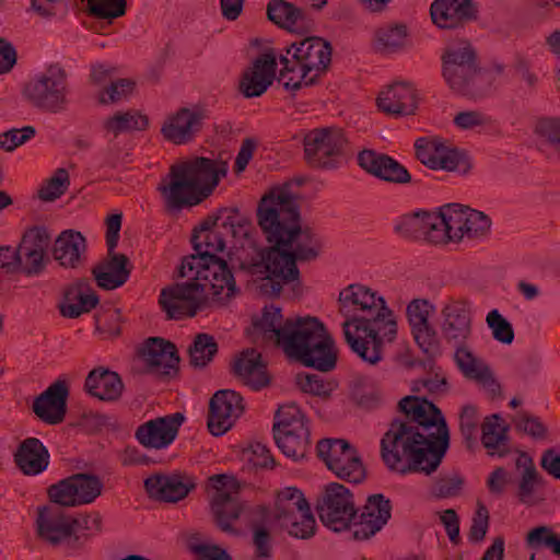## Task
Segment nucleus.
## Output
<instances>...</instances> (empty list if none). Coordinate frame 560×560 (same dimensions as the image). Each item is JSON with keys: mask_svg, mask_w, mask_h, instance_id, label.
Returning <instances> with one entry per match:
<instances>
[{"mask_svg": "<svg viewBox=\"0 0 560 560\" xmlns=\"http://www.w3.org/2000/svg\"><path fill=\"white\" fill-rule=\"evenodd\" d=\"M392 516V503L384 494L368 498L361 513L352 521V536L355 540H366L380 532Z\"/></svg>", "mask_w": 560, "mask_h": 560, "instance_id": "23", "label": "nucleus"}, {"mask_svg": "<svg viewBox=\"0 0 560 560\" xmlns=\"http://www.w3.org/2000/svg\"><path fill=\"white\" fill-rule=\"evenodd\" d=\"M298 387L306 394L327 399L330 397L334 386L330 382L324 381L317 374L299 373L295 377Z\"/></svg>", "mask_w": 560, "mask_h": 560, "instance_id": "56", "label": "nucleus"}, {"mask_svg": "<svg viewBox=\"0 0 560 560\" xmlns=\"http://www.w3.org/2000/svg\"><path fill=\"white\" fill-rule=\"evenodd\" d=\"M121 311L110 308L95 316V331L102 339H114L121 334Z\"/></svg>", "mask_w": 560, "mask_h": 560, "instance_id": "53", "label": "nucleus"}, {"mask_svg": "<svg viewBox=\"0 0 560 560\" xmlns=\"http://www.w3.org/2000/svg\"><path fill=\"white\" fill-rule=\"evenodd\" d=\"M89 13L95 18L114 20L127 12V0H86Z\"/></svg>", "mask_w": 560, "mask_h": 560, "instance_id": "54", "label": "nucleus"}, {"mask_svg": "<svg viewBox=\"0 0 560 560\" xmlns=\"http://www.w3.org/2000/svg\"><path fill=\"white\" fill-rule=\"evenodd\" d=\"M348 145L341 128H315L303 138L304 160L313 170L336 171L346 162Z\"/></svg>", "mask_w": 560, "mask_h": 560, "instance_id": "9", "label": "nucleus"}, {"mask_svg": "<svg viewBox=\"0 0 560 560\" xmlns=\"http://www.w3.org/2000/svg\"><path fill=\"white\" fill-rule=\"evenodd\" d=\"M442 339L454 349L468 342L472 334V315L464 301H451L441 310Z\"/></svg>", "mask_w": 560, "mask_h": 560, "instance_id": "18", "label": "nucleus"}, {"mask_svg": "<svg viewBox=\"0 0 560 560\" xmlns=\"http://www.w3.org/2000/svg\"><path fill=\"white\" fill-rule=\"evenodd\" d=\"M98 304V296L88 279H80L65 290V302L59 310L63 317L78 318Z\"/></svg>", "mask_w": 560, "mask_h": 560, "instance_id": "37", "label": "nucleus"}, {"mask_svg": "<svg viewBox=\"0 0 560 560\" xmlns=\"http://www.w3.org/2000/svg\"><path fill=\"white\" fill-rule=\"evenodd\" d=\"M433 312L434 305L425 299H415L406 308V315L415 341L430 357L441 353L438 332L429 322L430 315Z\"/></svg>", "mask_w": 560, "mask_h": 560, "instance_id": "17", "label": "nucleus"}, {"mask_svg": "<svg viewBox=\"0 0 560 560\" xmlns=\"http://www.w3.org/2000/svg\"><path fill=\"white\" fill-rule=\"evenodd\" d=\"M338 303L346 342L361 360L377 364L383 360V341L392 342L397 335L393 311L383 296L359 283L342 289Z\"/></svg>", "mask_w": 560, "mask_h": 560, "instance_id": "3", "label": "nucleus"}, {"mask_svg": "<svg viewBox=\"0 0 560 560\" xmlns=\"http://www.w3.org/2000/svg\"><path fill=\"white\" fill-rule=\"evenodd\" d=\"M526 544L532 549L548 548L560 558V535L548 526L533 528L526 536Z\"/></svg>", "mask_w": 560, "mask_h": 560, "instance_id": "52", "label": "nucleus"}, {"mask_svg": "<svg viewBox=\"0 0 560 560\" xmlns=\"http://www.w3.org/2000/svg\"><path fill=\"white\" fill-rule=\"evenodd\" d=\"M500 420V416L494 413L487 417L481 424V442L490 451V454H494L493 451L504 446L508 440L505 428L501 427Z\"/></svg>", "mask_w": 560, "mask_h": 560, "instance_id": "51", "label": "nucleus"}, {"mask_svg": "<svg viewBox=\"0 0 560 560\" xmlns=\"http://www.w3.org/2000/svg\"><path fill=\"white\" fill-rule=\"evenodd\" d=\"M49 452L37 438L22 441L14 453V462L24 475L36 476L43 472L49 464Z\"/></svg>", "mask_w": 560, "mask_h": 560, "instance_id": "39", "label": "nucleus"}, {"mask_svg": "<svg viewBox=\"0 0 560 560\" xmlns=\"http://www.w3.org/2000/svg\"><path fill=\"white\" fill-rule=\"evenodd\" d=\"M441 60L442 75L452 91L472 100L490 94L492 78L488 72L481 71L476 50L469 42L448 44Z\"/></svg>", "mask_w": 560, "mask_h": 560, "instance_id": "7", "label": "nucleus"}, {"mask_svg": "<svg viewBox=\"0 0 560 560\" xmlns=\"http://www.w3.org/2000/svg\"><path fill=\"white\" fill-rule=\"evenodd\" d=\"M275 518L280 527L298 539H310L316 533V521L302 491L287 488L279 492Z\"/></svg>", "mask_w": 560, "mask_h": 560, "instance_id": "11", "label": "nucleus"}, {"mask_svg": "<svg viewBox=\"0 0 560 560\" xmlns=\"http://www.w3.org/2000/svg\"><path fill=\"white\" fill-rule=\"evenodd\" d=\"M512 69L514 74L525 84L529 93L537 91L539 77L533 69L532 61L523 54H516L513 58Z\"/></svg>", "mask_w": 560, "mask_h": 560, "instance_id": "58", "label": "nucleus"}, {"mask_svg": "<svg viewBox=\"0 0 560 560\" xmlns=\"http://www.w3.org/2000/svg\"><path fill=\"white\" fill-rule=\"evenodd\" d=\"M135 86L136 83L131 79H118L116 81H113L101 93L100 103H117L121 100L128 98L132 94Z\"/></svg>", "mask_w": 560, "mask_h": 560, "instance_id": "61", "label": "nucleus"}, {"mask_svg": "<svg viewBox=\"0 0 560 560\" xmlns=\"http://www.w3.org/2000/svg\"><path fill=\"white\" fill-rule=\"evenodd\" d=\"M415 151L420 163L431 170L457 171L464 174L470 170V162L466 153L447 145L440 137L418 138L415 142Z\"/></svg>", "mask_w": 560, "mask_h": 560, "instance_id": "15", "label": "nucleus"}, {"mask_svg": "<svg viewBox=\"0 0 560 560\" xmlns=\"http://www.w3.org/2000/svg\"><path fill=\"white\" fill-rule=\"evenodd\" d=\"M84 390L102 401H116L121 397L124 383L117 372L98 366L85 377Z\"/></svg>", "mask_w": 560, "mask_h": 560, "instance_id": "35", "label": "nucleus"}, {"mask_svg": "<svg viewBox=\"0 0 560 560\" xmlns=\"http://www.w3.org/2000/svg\"><path fill=\"white\" fill-rule=\"evenodd\" d=\"M408 28L402 23L387 24L374 33V48L381 54H395L406 47Z\"/></svg>", "mask_w": 560, "mask_h": 560, "instance_id": "45", "label": "nucleus"}, {"mask_svg": "<svg viewBox=\"0 0 560 560\" xmlns=\"http://www.w3.org/2000/svg\"><path fill=\"white\" fill-rule=\"evenodd\" d=\"M203 119L205 114L201 109L180 107L166 117L161 127V135L177 145L188 143L202 129Z\"/></svg>", "mask_w": 560, "mask_h": 560, "instance_id": "25", "label": "nucleus"}, {"mask_svg": "<svg viewBox=\"0 0 560 560\" xmlns=\"http://www.w3.org/2000/svg\"><path fill=\"white\" fill-rule=\"evenodd\" d=\"M310 430L304 413L298 405L291 402L280 406L275 415L272 431Z\"/></svg>", "mask_w": 560, "mask_h": 560, "instance_id": "49", "label": "nucleus"}, {"mask_svg": "<svg viewBox=\"0 0 560 560\" xmlns=\"http://www.w3.org/2000/svg\"><path fill=\"white\" fill-rule=\"evenodd\" d=\"M144 488L150 498L164 501L177 502L195 488L191 477L174 474L153 475L144 480Z\"/></svg>", "mask_w": 560, "mask_h": 560, "instance_id": "32", "label": "nucleus"}, {"mask_svg": "<svg viewBox=\"0 0 560 560\" xmlns=\"http://www.w3.org/2000/svg\"><path fill=\"white\" fill-rule=\"evenodd\" d=\"M36 524L38 537L50 546L70 545L78 540V520L65 514L59 508H39Z\"/></svg>", "mask_w": 560, "mask_h": 560, "instance_id": "16", "label": "nucleus"}, {"mask_svg": "<svg viewBox=\"0 0 560 560\" xmlns=\"http://www.w3.org/2000/svg\"><path fill=\"white\" fill-rule=\"evenodd\" d=\"M436 213L419 211L406 214L395 225V231L404 237L425 238L433 243L436 236Z\"/></svg>", "mask_w": 560, "mask_h": 560, "instance_id": "43", "label": "nucleus"}, {"mask_svg": "<svg viewBox=\"0 0 560 560\" xmlns=\"http://www.w3.org/2000/svg\"><path fill=\"white\" fill-rule=\"evenodd\" d=\"M256 220L266 240L271 244L267 253V265L262 256L252 252L245 264L256 271H267L260 278L259 292L268 298L300 296L303 292L301 273L296 261L315 260L322 242L310 228L301 225L300 197L285 182L268 189L259 199Z\"/></svg>", "mask_w": 560, "mask_h": 560, "instance_id": "1", "label": "nucleus"}, {"mask_svg": "<svg viewBox=\"0 0 560 560\" xmlns=\"http://www.w3.org/2000/svg\"><path fill=\"white\" fill-rule=\"evenodd\" d=\"M277 58L272 51L259 55L252 66L245 69L238 82V91L246 98L261 96L273 83Z\"/></svg>", "mask_w": 560, "mask_h": 560, "instance_id": "24", "label": "nucleus"}, {"mask_svg": "<svg viewBox=\"0 0 560 560\" xmlns=\"http://www.w3.org/2000/svg\"><path fill=\"white\" fill-rule=\"evenodd\" d=\"M226 172L225 161L203 156L172 165L168 184L158 188L164 198L166 210L180 211L199 205L212 194Z\"/></svg>", "mask_w": 560, "mask_h": 560, "instance_id": "5", "label": "nucleus"}, {"mask_svg": "<svg viewBox=\"0 0 560 560\" xmlns=\"http://www.w3.org/2000/svg\"><path fill=\"white\" fill-rule=\"evenodd\" d=\"M376 103L380 110L393 116L412 115L418 106L416 90L406 82L389 85L380 93Z\"/></svg>", "mask_w": 560, "mask_h": 560, "instance_id": "33", "label": "nucleus"}, {"mask_svg": "<svg viewBox=\"0 0 560 560\" xmlns=\"http://www.w3.org/2000/svg\"><path fill=\"white\" fill-rule=\"evenodd\" d=\"M479 423V415L477 407L474 405L463 406L459 413V430L466 442L475 441L476 432Z\"/></svg>", "mask_w": 560, "mask_h": 560, "instance_id": "64", "label": "nucleus"}, {"mask_svg": "<svg viewBox=\"0 0 560 560\" xmlns=\"http://www.w3.org/2000/svg\"><path fill=\"white\" fill-rule=\"evenodd\" d=\"M150 373L172 376L178 371L179 354L176 346L161 337L149 338L139 351Z\"/></svg>", "mask_w": 560, "mask_h": 560, "instance_id": "27", "label": "nucleus"}, {"mask_svg": "<svg viewBox=\"0 0 560 560\" xmlns=\"http://www.w3.org/2000/svg\"><path fill=\"white\" fill-rule=\"evenodd\" d=\"M71 86L69 74L58 62L50 63L26 83L24 96L43 113L61 114L70 106Z\"/></svg>", "mask_w": 560, "mask_h": 560, "instance_id": "8", "label": "nucleus"}, {"mask_svg": "<svg viewBox=\"0 0 560 560\" xmlns=\"http://www.w3.org/2000/svg\"><path fill=\"white\" fill-rule=\"evenodd\" d=\"M243 456L248 464L256 468L272 469L276 466V460L270 453V450L260 442H255L244 450Z\"/></svg>", "mask_w": 560, "mask_h": 560, "instance_id": "62", "label": "nucleus"}, {"mask_svg": "<svg viewBox=\"0 0 560 560\" xmlns=\"http://www.w3.org/2000/svg\"><path fill=\"white\" fill-rule=\"evenodd\" d=\"M70 480L75 487L77 503L90 504L102 494L104 485L98 476L85 472L73 474Z\"/></svg>", "mask_w": 560, "mask_h": 560, "instance_id": "48", "label": "nucleus"}, {"mask_svg": "<svg viewBox=\"0 0 560 560\" xmlns=\"http://www.w3.org/2000/svg\"><path fill=\"white\" fill-rule=\"evenodd\" d=\"M310 430L273 432V439L281 452L293 460L305 458L310 450Z\"/></svg>", "mask_w": 560, "mask_h": 560, "instance_id": "44", "label": "nucleus"}, {"mask_svg": "<svg viewBox=\"0 0 560 560\" xmlns=\"http://www.w3.org/2000/svg\"><path fill=\"white\" fill-rule=\"evenodd\" d=\"M196 269L197 275H201L202 281L208 282L207 295L211 294L213 299H221L220 295L224 290H226L225 298L234 295L236 283L225 260L214 261Z\"/></svg>", "mask_w": 560, "mask_h": 560, "instance_id": "42", "label": "nucleus"}, {"mask_svg": "<svg viewBox=\"0 0 560 560\" xmlns=\"http://www.w3.org/2000/svg\"><path fill=\"white\" fill-rule=\"evenodd\" d=\"M68 397L67 381L58 378L35 398L33 411L42 421L48 424H59L66 418Z\"/></svg>", "mask_w": 560, "mask_h": 560, "instance_id": "29", "label": "nucleus"}, {"mask_svg": "<svg viewBox=\"0 0 560 560\" xmlns=\"http://www.w3.org/2000/svg\"><path fill=\"white\" fill-rule=\"evenodd\" d=\"M86 240L77 231L66 230L55 240L52 256L63 268L75 269L85 260Z\"/></svg>", "mask_w": 560, "mask_h": 560, "instance_id": "36", "label": "nucleus"}, {"mask_svg": "<svg viewBox=\"0 0 560 560\" xmlns=\"http://www.w3.org/2000/svg\"><path fill=\"white\" fill-rule=\"evenodd\" d=\"M219 346L212 335L200 332L188 348L189 364L195 369H203L218 353Z\"/></svg>", "mask_w": 560, "mask_h": 560, "instance_id": "47", "label": "nucleus"}, {"mask_svg": "<svg viewBox=\"0 0 560 560\" xmlns=\"http://www.w3.org/2000/svg\"><path fill=\"white\" fill-rule=\"evenodd\" d=\"M331 44L318 36H310L292 43L280 55L282 69L279 82L288 91H299L302 88L315 85L326 73L331 62Z\"/></svg>", "mask_w": 560, "mask_h": 560, "instance_id": "6", "label": "nucleus"}, {"mask_svg": "<svg viewBox=\"0 0 560 560\" xmlns=\"http://www.w3.org/2000/svg\"><path fill=\"white\" fill-rule=\"evenodd\" d=\"M35 135L36 129L33 126H25L20 129L12 128L0 133V148L7 152H12L18 147L34 138Z\"/></svg>", "mask_w": 560, "mask_h": 560, "instance_id": "63", "label": "nucleus"}, {"mask_svg": "<svg viewBox=\"0 0 560 560\" xmlns=\"http://www.w3.org/2000/svg\"><path fill=\"white\" fill-rule=\"evenodd\" d=\"M49 235L42 228L27 231L16 247L18 270L27 277L39 276L46 268V248Z\"/></svg>", "mask_w": 560, "mask_h": 560, "instance_id": "21", "label": "nucleus"}, {"mask_svg": "<svg viewBox=\"0 0 560 560\" xmlns=\"http://www.w3.org/2000/svg\"><path fill=\"white\" fill-rule=\"evenodd\" d=\"M517 466L524 467L518 486V497L521 502L529 503L535 485L538 482V472L532 458L525 455L517 459Z\"/></svg>", "mask_w": 560, "mask_h": 560, "instance_id": "55", "label": "nucleus"}, {"mask_svg": "<svg viewBox=\"0 0 560 560\" xmlns=\"http://www.w3.org/2000/svg\"><path fill=\"white\" fill-rule=\"evenodd\" d=\"M454 361L462 374L479 384L492 398L501 396V385L495 380L490 366L475 355L466 345L455 348Z\"/></svg>", "mask_w": 560, "mask_h": 560, "instance_id": "28", "label": "nucleus"}, {"mask_svg": "<svg viewBox=\"0 0 560 560\" xmlns=\"http://www.w3.org/2000/svg\"><path fill=\"white\" fill-rule=\"evenodd\" d=\"M316 510L322 523L334 532L348 529L358 512L352 493L338 482L326 486Z\"/></svg>", "mask_w": 560, "mask_h": 560, "instance_id": "14", "label": "nucleus"}, {"mask_svg": "<svg viewBox=\"0 0 560 560\" xmlns=\"http://www.w3.org/2000/svg\"><path fill=\"white\" fill-rule=\"evenodd\" d=\"M487 324L492 330L493 338L502 343L510 345L514 340V330L508 319L498 310H492L487 315Z\"/></svg>", "mask_w": 560, "mask_h": 560, "instance_id": "60", "label": "nucleus"}, {"mask_svg": "<svg viewBox=\"0 0 560 560\" xmlns=\"http://www.w3.org/2000/svg\"><path fill=\"white\" fill-rule=\"evenodd\" d=\"M380 442L385 466L402 476L434 472L450 447V431L442 411L425 398L406 396Z\"/></svg>", "mask_w": 560, "mask_h": 560, "instance_id": "2", "label": "nucleus"}, {"mask_svg": "<svg viewBox=\"0 0 560 560\" xmlns=\"http://www.w3.org/2000/svg\"><path fill=\"white\" fill-rule=\"evenodd\" d=\"M264 340L272 342L290 359L320 372L336 368L335 341L316 317L283 318L281 308L265 306L261 317L254 323Z\"/></svg>", "mask_w": 560, "mask_h": 560, "instance_id": "4", "label": "nucleus"}, {"mask_svg": "<svg viewBox=\"0 0 560 560\" xmlns=\"http://www.w3.org/2000/svg\"><path fill=\"white\" fill-rule=\"evenodd\" d=\"M70 186V176L66 168L59 167L54 174L44 180L37 190V196L42 201L52 202L66 194Z\"/></svg>", "mask_w": 560, "mask_h": 560, "instance_id": "50", "label": "nucleus"}, {"mask_svg": "<svg viewBox=\"0 0 560 560\" xmlns=\"http://www.w3.org/2000/svg\"><path fill=\"white\" fill-rule=\"evenodd\" d=\"M233 373L243 384L259 390L269 384L261 354L255 349L244 350L233 364Z\"/></svg>", "mask_w": 560, "mask_h": 560, "instance_id": "38", "label": "nucleus"}, {"mask_svg": "<svg viewBox=\"0 0 560 560\" xmlns=\"http://www.w3.org/2000/svg\"><path fill=\"white\" fill-rule=\"evenodd\" d=\"M215 493L211 500V511L218 527L225 533H234L232 522L240 518L243 511V504L238 493L228 492L231 478L226 475H213L209 478Z\"/></svg>", "mask_w": 560, "mask_h": 560, "instance_id": "22", "label": "nucleus"}, {"mask_svg": "<svg viewBox=\"0 0 560 560\" xmlns=\"http://www.w3.org/2000/svg\"><path fill=\"white\" fill-rule=\"evenodd\" d=\"M465 236L478 240L487 236L491 229V219L483 212L466 207Z\"/></svg>", "mask_w": 560, "mask_h": 560, "instance_id": "57", "label": "nucleus"}, {"mask_svg": "<svg viewBox=\"0 0 560 560\" xmlns=\"http://www.w3.org/2000/svg\"><path fill=\"white\" fill-rule=\"evenodd\" d=\"M222 212L226 213L225 220L221 223V226L228 231L234 238L240 242V247L234 254L235 258H231L232 262L234 260L237 262L238 268L243 271L252 276L266 277L267 271H256L254 267L245 264V256H248L255 259L252 252L259 253L264 258V264L267 265V253L269 252V247H264L259 245L253 237L255 233V228L253 225L252 220L240 212L237 208H222Z\"/></svg>", "mask_w": 560, "mask_h": 560, "instance_id": "13", "label": "nucleus"}, {"mask_svg": "<svg viewBox=\"0 0 560 560\" xmlns=\"http://www.w3.org/2000/svg\"><path fill=\"white\" fill-rule=\"evenodd\" d=\"M108 256L109 259L103 264L96 265L92 269V273L100 288L114 290L127 282L131 268L129 267V259L125 254L113 252L112 255L108 254Z\"/></svg>", "mask_w": 560, "mask_h": 560, "instance_id": "40", "label": "nucleus"}, {"mask_svg": "<svg viewBox=\"0 0 560 560\" xmlns=\"http://www.w3.org/2000/svg\"><path fill=\"white\" fill-rule=\"evenodd\" d=\"M430 14L438 27L457 28L477 20L478 7L472 0H435Z\"/></svg>", "mask_w": 560, "mask_h": 560, "instance_id": "30", "label": "nucleus"}, {"mask_svg": "<svg viewBox=\"0 0 560 560\" xmlns=\"http://www.w3.org/2000/svg\"><path fill=\"white\" fill-rule=\"evenodd\" d=\"M316 453L338 478L352 483H360L365 479L366 471L362 459L348 441L323 439L316 445Z\"/></svg>", "mask_w": 560, "mask_h": 560, "instance_id": "12", "label": "nucleus"}, {"mask_svg": "<svg viewBox=\"0 0 560 560\" xmlns=\"http://www.w3.org/2000/svg\"><path fill=\"white\" fill-rule=\"evenodd\" d=\"M358 164L368 174L390 184L405 185L412 180L408 170L385 153L364 149L358 153Z\"/></svg>", "mask_w": 560, "mask_h": 560, "instance_id": "26", "label": "nucleus"}, {"mask_svg": "<svg viewBox=\"0 0 560 560\" xmlns=\"http://www.w3.org/2000/svg\"><path fill=\"white\" fill-rule=\"evenodd\" d=\"M466 207L460 203H448L440 208L436 213V236L434 244L459 242L465 236Z\"/></svg>", "mask_w": 560, "mask_h": 560, "instance_id": "34", "label": "nucleus"}, {"mask_svg": "<svg viewBox=\"0 0 560 560\" xmlns=\"http://www.w3.org/2000/svg\"><path fill=\"white\" fill-rule=\"evenodd\" d=\"M267 16L276 25L291 32L308 28L312 24L306 11L287 0H270Z\"/></svg>", "mask_w": 560, "mask_h": 560, "instance_id": "41", "label": "nucleus"}, {"mask_svg": "<svg viewBox=\"0 0 560 560\" xmlns=\"http://www.w3.org/2000/svg\"><path fill=\"white\" fill-rule=\"evenodd\" d=\"M149 119L136 110L117 112L103 121V128L115 137L132 130H144Z\"/></svg>", "mask_w": 560, "mask_h": 560, "instance_id": "46", "label": "nucleus"}, {"mask_svg": "<svg viewBox=\"0 0 560 560\" xmlns=\"http://www.w3.org/2000/svg\"><path fill=\"white\" fill-rule=\"evenodd\" d=\"M178 277L186 280L162 289L159 298V303L167 317L177 320L194 317L203 307L208 288V282L202 281L201 275H197V269H192L190 275H183L180 265Z\"/></svg>", "mask_w": 560, "mask_h": 560, "instance_id": "10", "label": "nucleus"}, {"mask_svg": "<svg viewBox=\"0 0 560 560\" xmlns=\"http://www.w3.org/2000/svg\"><path fill=\"white\" fill-rule=\"evenodd\" d=\"M244 411L242 396L232 389L214 393L209 402L208 429L212 435L228 432Z\"/></svg>", "mask_w": 560, "mask_h": 560, "instance_id": "19", "label": "nucleus"}, {"mask_svg": "<svg viewBox=\"0 0 560 560\" xmlns=\"http://www.w3.org/2000/svg\"><path fill=\"white\" fill-rule=\"evenodd\" d=\"M191 243L196 254H191L183 259V275H190L191 270L197 267L222 260V258L217 256V253L223 252L225 241L219 231H208L206 234H192Z\"/></svg>", "mask_w": 560, "mask_h": 560, "instance_id": "31", "label": "nucleus"}, {"mask_svg": "<svg viewBox=\"0 0 560 560\" xmlns=\"http://www.w3.org/2000/svg\"><path fill=\"white\" fill-rule=\"evenodd\" d=\"M47 494L52 503L60 506H79L77 503L75 487L70 477L48 487Z\"/></svg>", "mask_w": 560, "mask_h": 560, "instance_id": "59", "label": "nucleus"}, {"mask_svg": "<svg viewBox=\"0 0 560 560\" xmlns=\"http://www.w3.org/2000/svg\"><path fill=\"white\" fill-rule=\"evenodd\" d=\"M184 421L182 412L158 417L140 424L135 438L145 448L163 450L175 441Z\"/></svg>", "mask_w": 560, "mask_h": 560, "instance_id": "20", "label": "nucleus"}]
</instances>
